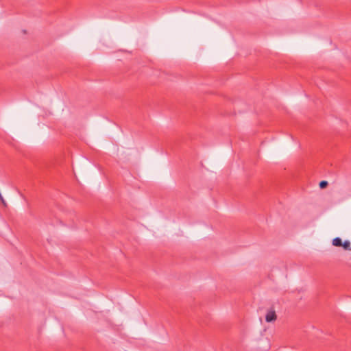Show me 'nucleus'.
<instances>
[{
	"label": "nucleus",
	"mask_w": 351,
	"mask_h": 351,
	"mask_svg": "<svg viewBox=\"0 0 351 351\" xmlns=\"http://www.w3.org/2000/svg\"><path fill=\"white\" fill-rule=\"evenodd\" d=\"M277 318L274 311H269L267 313L265 316V320L267 322H271L275 321Z\"/></svg>",
	"instance_id": "nucleus-1"
},
{
	"label": "nucleus",
	"mask_w": 351,
	"mask_h": 351,
	"mask_svg": "<svg viewBox=\"0 0 351 351\" xmlns=\"http://www.w3.org/2000/svg\"><path fill=\"white\" fill-rule=\"evenodd\" d=\"M342 243L343 242L341 241V239L339 237H336V238L333 239L332 242V245L334 246H337V247H341Z\"/></svg>",
	"instance_id": "nucleus-2"
},
{
	"label": "nucleus",
	"mask_w": 351,
	"mask_h": 351,
	"mask_svg": "<svg viewBox=\"0 0 351 351\" xmlns=\"http://www.w3.org/2000/svg\"><path fill=\"white\" fill-rule=\"evenodd\" d=\"M341 247H343L346 250L351 251V246L349 241H345L343 243H342Z\"/></svg>",
	"instance_id": "nucleus-3"
},
{
	"label": "nucleus",
	"mask_w": 351,
	"mask_h": 351,
	"mask_svg": "<svg viewBox=\"0 0 351 351\" xmlns=\"http://www.w3.org/2000/svg\"><path fill=\"white\" fill-rule=\"evenodd\" d=\"M319 185L321 189H324L328 186V182L326 180H322L319 182Z\"/></svg>",
	"instance_id": "nucleus-4"
},
{
	"label": "nucleus",
	"mask_w": 351,
	"mask_h": 351,
	"mask_svg": "<svg viewBox=\"0 0 351 351\" xmlns=\"http://www.w3.org/2000/svg\"><path fill=\"white\" fill-rule=\"evenodd\" d=\"M0 200H1V202L3 204V205H4V206H5V205H6L5 201L4 200V199H3V196H2V195H1V196H0Z\"/></svg>",
	"instance_id": "nucleus-5"
}]
</instances>
